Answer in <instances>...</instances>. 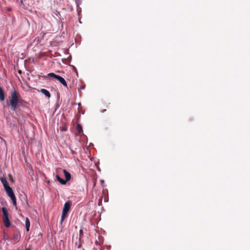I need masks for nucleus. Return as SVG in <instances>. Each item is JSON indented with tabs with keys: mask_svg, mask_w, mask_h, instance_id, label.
<instances>
[{
	"mask_svg": "<svg viewBox=\"0 0 250 250\" xmlns=\"http://www.w3.org/2000/svg\"><path fill=\"white\" fill-rule=\"evenodd\" d=\"M21 101L22 100L19 92L14 89L11 92L9 97L10 104L13 110H15L18 107V104L21 102Z\"/></svg>",
	"mask_w": 250,
	"mask_h": 250,
	"instance_id": "f257e3e1",
	"label": "nucleus"
},
{
	"mask_svg": "<svg viewBox=\"0 0 250 250\" xmlns=\"http://www.w3.org/2000/svg\"><path fill=\"white\" fill-rule=\"evenodd\" d=\"M71 206V203L70 201L66 202L63 206L62 216H61V223H62L65 219L67 217L68 212L70 209Z\"/></svg>",
	"mask_w": 250,
	"mask_h": 250,
	"instance_id": "f03ea898",
	"label": "nucleus"
},
{
	"mask_svg": "<svg viewBox=\"0 0 250 250\" xmlns=\"http://www.w3.org/2000/svg\"><path fill=\"white\" fill-rule=\"evenodd\" d=\"M1 211L3 213V221L5 226L8 228L10 226V222L8 218V212L6 208L3 207L1 208Z\"/></svg>",
	"mask_w": 250,
	"mask_h": 250,
	"instance_id": "7ed1b4c3",
	"label": "nucleus"
},
{
	"mask_svg": "<svg viewBox=\"0 0 250 250\" xmlns=\"http://www.w3.org/2000/svg\"><path fill=\"white\" fill-rule=\"evenodd\" d=\"M61 171H62L64 174V176L66 179L65 181H66V182L70 180L71 176L70 173L69 172H68L65 169H62V168H59L58 169V172L60 173Z\"/></svg>",
	"mask_w": 250,
	"mask_h": 250,
	"instance_id": "20e7f679",
	"label": "nucleus"
},
{
	"mask_svg": "<svg viewBox=\"0 0 250 250\" xmlns=\"http://www.w3.org/2000/svg\"><path fill=\"white\" fill-rule=\"evenodd\" d=\"M7 194L10 198L15 196L13 189L9 186H7L6 188H4Z\"/></svg>",
	"mask_w": 250,
	"mask_h": 250,
	"instance_id": "39448f33",
	"label": "nucleus"
},
{
	"mask_svg": "<svg viewBox=\"0 0 250 250\" xmlns=\"http://www.w3.org/2000/svg\"><path fill=\"white\" fill-rule=\"evenodd\" d=\"M57 80L61 83H62L64 86L67 87V84L66 83L65 80L61 76H59L57 78Z\"/></svg>",
	"mask_w": 250,
	"mask_h": 250,
	"instance_id": "423d86ee",
	"label": "nucleus"
},
{
	"mask_svg": "<svg viewBox=\"0 0 250 250\" xmlns=\"http://www.w3.org/2000/svg\"><path fill=\"white\" fill-rule=\"evenodd\" d=\"M40 92H42L43 94H44L48 98H50L51 97V94L49 91H48L47 90L42 88L41 89Z\"/></svg>",
	"mask_w": 250,
	"mask_h": 250,
	"instance_id": "0eeeda50",
	"label": "nucleus"
},
{
	"mask_svg": "<svg viewBox=\"0 0 250 250\" xmlns=\"http://www.w3.org/2000/svg\"><path fill=\"white\" fill-rule=\"evenodd\" d=\"M5 99V95L2 87L0 85V101H3Z\"/></svg>",
	"mask_w": 250,
	"mask_h": 250,
	"instance_id": "6e6552de",
	"label": "nucleus"
},
{
	"mask_svg": "<svg viewBox=\"0 0 250 250\" xmlns=\"http://www.w3.org/2000/svg\"><path fill=\"white\" fill-rule=\"evenodd\" d=\"M0 181L1 183L3 184V186L4 188H6L7 186H9L8 183L5 177L0 178Z\"/></svg>",
	"mask_w": 250,
	"mask_h": 250,
	"instance_id": "1a4fd4ad",
	"label": "nucleus"
},
{
	"mask_svg": "<svg viewBox=\"0 0 250 250\" xmlns=\"http://www.w3.org/2000/svg\"><path fill=\"white\" fill-rule=\"evenodd\" d=\"M76 130L77 132V133L79 135H80L81 133H83V128L82 126L80 124H77L76 125Z\"/></svg>",
	"mask_w": 250,
	"mask_h": 250,
	"instance_id": "9d476101",
	"label": "nucleus"
},
{
	"mask_svg": "<svg viewBox=\"0 0 250 250\" xmlns=\"http://www.w3.org/2000/svg\"><path fill=\"white\" fill-rule=\"evenodd\" d=\"M56 178L57 180L62 185H65L66 181L62 179L58 175H56Z\"/></svg>",
	"mask_w": 250,
	"mask_h": 250,
	"instance_id": "9b49d317",
	"label": "nucleus"
},
{
	"mask_svg": "<svg viewBox=\"0 0 250 250\" xmlns=\"http://www.w3.org/2000/svg\"><path fill=\"white\" fill-rule=\"evenodd\" d=\"M30 225V221L28 218H26L25 219V228L27 231L29 230Z\"/></svg>",
	"mask_w": 250,
	"mask_h": 250,
	"instance_id": "f8f14e48",
	"label": "nucleus"
},
{
	"mask_svg": "<svg viewBox=\"0 0 250 250\" xmlns=\"http://www.w3.org/2000/svg\"><path fill=\"white\" fill-rule=\"evenodd\" d=\"M47 76L48 77H52L53 78H55L56 79H57V78L58 77L59 75H56L55 74H54V73H48L47 74Z\"/></svg>",
	"mask_w": 250,
	"mask_h": 250,
	"instance_id": "ddd939ff",
	"label": "nucleus"
},
{
	"mask_svg": "<svg viewBox=\"0 0 250 250\" xmlns=\"http://www.w3.org/2000/svg\"><path fill=\"white\" fill-rule=\"evenodd\" d=\"M10 198L12 201V203H13L14 206L16 207L17 203H16V198L15 196L11 197H10Z\"/></svg>",
	"mask_w": 250,
	"mask_h": 250,
	"instance_id": "4468645a",
	"label": "nucleus"
},
{
	"mask_svg": "<svg viewBox=\"0 0 250 250\" xmlns=\"http://www.w3.org/2000/svg\"><path fill=\"white\" fill-rule=\"evenodd\" d=\"M14 237L16 240L19 241V240L20 239V235L18 233H15L14 234Z\"/></svg>",
	"mask_w": 250,
	"mask_h": 250,
	"instance_id": "2eb2a0df",
	"label": "nucleus"
},
{
	"mask_svg": "<svg viewBox=\"0 0 250 250\" xmlns=\"http://www.w3.org/2000/svg\"><path fill=\"white\" fill-rule=\"evenodd\" d=\"M25 0H21V4H23V1H25Z\"/></svg>",
	"mask_w": 250,
	"mask_h": 250,
	"instance_id": "dca6fc26",
	"label": "nucleus"
},
{
	"mask_svg": "<svg viewBox=\"0 0 250 250\" xmlns=\"http://www.w3.org/2000/svg\"><path fill=\"white\" fill-rule=\"evenodd\" d=\"M71 153L73 154L75 153V152L73 150H71Z\"/></svg>",
	"mask_w": 250,
	"mask_h": 250,
	"instance_id": "f3484780",
	"label": "nucleus"
},
{
	"mask_svg": "<svg viewBox=\"0 0 250 250\" xmlns=\"http://www.w3.org/2000/svg\"><path fill=\"white\" fill-rule=\"evenodd\" d=\"M25 250H31L29 248H26Z\"/></svg>",
	"mask_w": 250,
	"mask_h": 250,
	"instance_id": "a211bd4d",
	"label": "nucleus"
}]
</instances>
